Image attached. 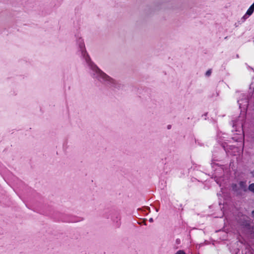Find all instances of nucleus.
<instances>
[{
  "mask_svg": "<svg viewBox=\"0 0 254 254\" xmlns=\"http://www.w3.org/2000/svg\"><path fill=\"white\" fill-rule=\"evenodd\" d=\"M175 254H186V253L183 250H179L177 251Z\"/></svg>",
  "mask_w": 254,
  "mask_h": 254,
  "instance_id": "nucleus-6",
  "label": "nucleus"
},
{
  "mask_svg": "<svg viewBox=\"0 0 254 254\" xmlns=\"http://www.w3.org/2000/svg\"><path fill=\"white\" fill-rule=\"evenodd\" d=\"M170 127H171V126H170V125H169V126H168V129H170Z\"/></svg>",
  "mask_w": 254,
  "mask_h": 254,
  "instance_id": "nucleus-10",
  "label": "nucleus"
},
{
  "mask_svg": "<svg viewBox=\"0 0 254 254\" xmlns=\"http://www.w3.org/2000/svg\"><path fill=\"white\" fill-rule=\"evenodd\" d=\"M254 11V3L249 7L247 10L246 14L248 15H251Z\"/></svg>",
  "mask_w": 254,
  "mask_h": 254,
  "instance_id": "nucleus-4",
  "label": "nucleus"
},
{
  "mask_svg": "<svg viewBox=\"0 0 254 254\" xmlns=\"http://www.w3.org/2000/svg\"><path fill=\"white\" fill-rule=\"evenodd\" d=\"M78 44L81 54L92 71V74L93 77L107 84L111 85L115 84L116 81L114 79L103 72L95 64L90 61V58L85 50V46L83 40L81 39H79Z\"/></svg>",
  "mask_w": 254,
  "mask_h": 254,
  "instance_id": "nucleus-1",
  "label": "nucleus"
},
{
  "mask_svg": "<svg viewBox=\"0 0 254 254\" xmlns=\"http://www.w3.org/2000/svg\"><path fill=\"white\" fill-rule=\"evenodd\" d=\"M249 190L253 192H254V183L251 184L248 188Z\"/></svg>",
  "mask_w": 254,
  "mask_h": 254,
  "instance_id": "nucleus-5",
  "label": "nucleus"
},
{
  "mask_svg": "<svg viewBox=\"0 0 254 254\" xmlns=\"http://www.w3.org/2000/svg\"><path fill=\"white\" fill-rule=\"evenodd\" d=\"M211 70H208L206 72V75L209 76L211 74Z\"/></svg>",
  "mask_w": 254,
  "mask_h": 254,
  "instance_id": "nucleus-7",
  "label": "nucleus"
},
{
  "mask_svg": "<svg viewBox=\"0 0 254 254\" xmlns=\"http://www.w3.org/2000/svg\"><path fill=\"white\" fill-rule=\"evenodd\" d=\"M252 215L254 217V210L252 212Z\"/></svg>",
  "mask_w": 254,
  "mask_h": 254,
  "instance_id": "nucleus-9",
  "label": "nucleus"
},
{
  "mask_svg": "<svg viewBox=\"0 0 254 254\" xmlns=\"http://www.w3.org/2000/svg\"><path fill=\"white\" fill-rule=\"evenodd\" d=\"M232 188L234 191L237 192L240 190L246 191L247 190V184L245 182H240L238 185H233Z\"/></svg>",
  "mask_w": 254,
  "mask_h": 254,
  "instance_id": "nucleus-2",
  "label": "nucleus"
},
{
  "mask_svg": "<svg viewBox=\"0 0 254 254\" xmlns=\"http://www.w3.org/2000/svg\"><path fill=\"white\" fill-rule=\"evenodd\" d=\"M150 222H152L153 221V218H151L149 220Z\"/></svg>",
  "mask_w": 254,
  "mask_h": 254,
  "instance_id": "nucleus-8",
  "label": "nucleus"
},
{
  "mask_svg": "<svg viewBox=\"0 0 254 254\" xmlns=\"http://www.w3.org/2000/svg\"><path fill=\"white\" fill-rule=\"evenodd\" d=\"M245 118V115H244L243 116H240L238 121H235L233 123V127H238L239 131H242V127L243 126L244 120Z\"/></svg>",
  "mask_w": 254,
  "mask_h": 254,
  "instance_id": "nucleus-3",
  "label": "nucleus"
}]
</instances>
